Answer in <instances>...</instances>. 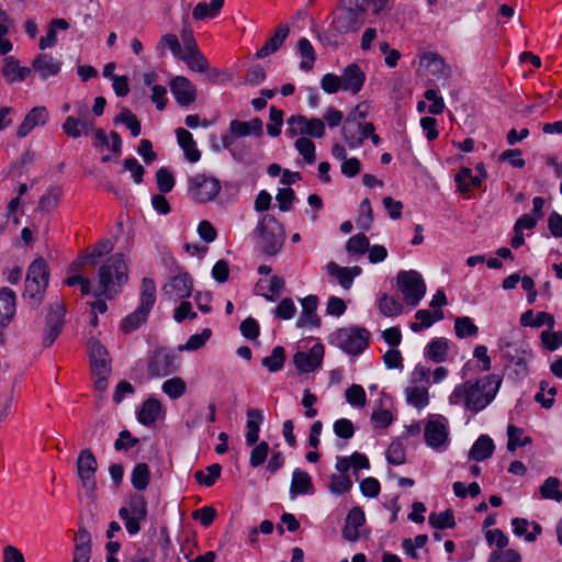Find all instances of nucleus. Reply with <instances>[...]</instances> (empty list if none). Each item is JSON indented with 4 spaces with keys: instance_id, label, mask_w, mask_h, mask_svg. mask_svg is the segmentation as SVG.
<instances>
[{
    "instance_id": "nucleus-10",
    "label": "nucleus",
    "mask_w": 562,
    "mask_h": 562,
    "mask_svg": "<svg viewBox=\"0 0 562 562\" xmlns=\"http://www.w3.org/2000/svg\"><path fill=\"white\" fill-rule=\"evenodd\" d=\"M397 288L404 301L412 306H417L426 293V283L416 270L400 271L396 277Z\"/></svg>"
},
{
    "instance_id": "nucleus-24",
    "label": "nucleus",
    "mask_w": 562,
    "mask_h": 562,
    "mask_svg": "<svg viewBox=\"0 0 562 562\" xmlns=\"http://www.w3.org/2000/svg\"><path fill=\"white\" fill-rule=\"evenodd\" d=\"M289 34H290L289 26L280 25L274 31L273 35L266 41V43L262 45V47L256 52V54H255L256 58H260V59L267 58V57L271 56L272 54L277 53L284 44Z\"/></svg>"
},
{
    "instance_id": "nucleus-3",
    "label": "nucleus",
    "mask_w": 562,
    "mask_h": 562,
    "mask_svg": "<svg viewBox=\"0 0 562 562\" xmlns=\"http://www.w3.org/2000/svg\"><path fill=\"white\" fill-rule=\"evenodd\" d=\"M183 41L188 48L186 54H183L181 44L175 34L162 35L157 48L161 54H164L166 50L171 52L175 57L180 58L186 63L189 70H207V59L198 49L194 40L191 36L187 37L184 35Z\"/></svg>"
},
{
    "instance_id": "nucleus-19",
    "label": "nucleus",
    "mask_w": 562,
    "mask_h": 562,
    "mask_svg": "<svg viewBox=\"0 0 562 562\" xmlns=\"http://www.w3.org/2000/svg\"><path fill=\"white\" fill-rule=\"evenodd\" d=\"M324 358V347L322 344H315L307 352L297 351L293 356V362L296 369L302 373L314 371L321 366Z\"/></svg>"
},
{
    "instance_id": "nucleus-37",
    "label": "nucleus",
    "mask_w": 562,
    "mask_h": 562,
    "mask_svg": "<svg viewBox=\"0 0 562 562\" xmlns=\"http://www.w3.org/2000/svg\"><path fill=\"white\" fill-rule=\"evenodd\" d=\"M112 248L113 247L110 240L104 239L99 241L91 254L86 255V257H83L82 259H78L70 265L69 273L77 272L78 268L81 265H83L85 261L95 265V259L104 255H108L112 250Z\"/></svg>"
},
{
    "instance_id": "nucleus-9",
    "label": "nucleus",
    "mask_w": 562,
    "mask_h": 562,
    "mask_svg": "<svg viewBox=\"0 0 562 562\" xmlns=\"http://www.w3.org/2000/svg\"><path fill=\"white\" fill-rule=\"evenodd\" d=\"M221 191L220 181L205 173H195L188 178V196L196 203L213 201Z\"/></svg>"
},
{
    "instance_id": "nucleus-12",
    "label": "nucleus",
    "mask_w": 562,
    "mask_h": 562,
    "mask_svg": "<svg viewBox=\"0 0 562 562\" xmlns=\"http://www.w3.org/2000/svg\"><path fill=\"white\" fill-rule=\"evenodd\" d=\"M177 370L176 355L165 348L155 349L147 358V371L150 378H164Z\"/></svg>"
},
{
    "instance_id": "nucleus-50",
    "label": "nucleus",
    "mask_w": 562,
    "mask_h": 562,
    "mask_svg": "<svg viewBox=\"0 0 562 562\" xmlns=\"http://www.w3.org/2000/svg\"><path fill=\"white\" fill-rule=\"evenodd\" d=\"M352 487V481L346 474H331L328 490L331 494L341 495L348 493Z\"/></svg>"
},
{
    "instance_id": "nucleus-6",
    "label": "nucleus",
    "mask_w": 562,
    "mask_h": 562,
    "mask_svg": "<svg viewBox=\"0 0 562 562\" xmlns=\"http://www.w3.org/2000/svg\"><path fill=\"white\" fill-rule=\"evenodd\" d=\"M370 333L358 326L342 327L329 336V342L349 356H359L369 345Z\"/></svg>"
},
{
    "instance_id": "nucleus-64",
    "label": "nucleus",
    "mask_w": 562,
    "mask_h": 562,
    "mask_svg": "<svg viewBox=\"0 0 562 562\" xmlns=\"http://www.w3.org/2000/svg\"><path fill=\"white\" fill-rule=\"evenodd\" d=\"M488 562H521V558L514 549L495 550L490 554Z\"/></svg>"
},
{
    "instance_id": "nucleus-34",
    "label": "nucleus",
    "mask_w": 562,
    "mask_h": 562,
    "mask_svg": "<svg viewBox=\"0 0 562 562\" xmlns=\"http://www.w3.org/2000/svg\"><path fill=\"white\" fill-rule=\"evenodd\" d=\"M69 29V23L65 19H53L48 26L46 34L40 38V48L46 49L56 45L57 43V31H66Z\"/></svg>"
},
{
    "instance_id": "nucleus-41",
    "label": "nucleus",
    "mask_w": 562,
    "mask_h": 562,
    "mask_svg": "<svg viewBox=\"0 0 562 562\" xmlns=\"http://www.w3.org/2000/svg\"><path fill=\"white\" fill-rule=\"evenodd\" d=\"M405 394L407 403L417 409H423L429 403L428 391L424 385L408 386Z\"/></svg>"
},
{
    "instance_id": "nucleus-14",
    "label": "nucleus",
    "mask_w": 562,
    "mask_h": 562,
    "mask_svg": "<svg viewBox=\"0 0 562 562\" xmlns=\"http://www.w3.org/2000/svg\"><path fill=\"white\" fill-rule=\"evenodd\" d=\"M374 132L372 123H363L356 116H349L344 126L342 135L350 148H358L363 144V140Z\"/></svg>"
},
{
    "instance_id": "nucleus-17",
    "label": "nucleus",
    "mask_w": 562,
    "mask_h": 562,
    "mask_svg": "<svg viewBox=\"0 0 562 562\" xmlns=\"http://www.w3.org/2000/svg\"><path fill=\"white\" fill-rule=\"evenodd\" d=\"M65 307L60 303L52 304L47 314L43 345L49 347L63 329Z\"/></svg>"
},
{
    "instance_id": "nucleus-56",
    "label": "nucleus",
    "mask_w": 562,
    "mask_h": 562,
    "mask_svg": "<svg viewBox=\"0 0 562 562\" xmlns=\"http://www.w3.org/2000/svg\"><path fill=\"white\" fill-rule=\"evenodd\" d=\"M370 246L369 239L364 234H357L350 237L346 244V250L350 254L363 255Z\"/></svg>"
},
{
    "instance_id": "nucleus-18",
    "label": "nucleus",
    "mask_w": 562,
    "mask_h": 562,
    "mask_svg": "<svg viewBox=\"0 0 562 562\" xmlns=\"http://www.w3.org/2000/svg\"><path fill=\"white\" fill-rule=\"evenodd\" d=\"M193 284L187 272H180L169 279L162 286V293L168 300L177 301L189 297L192 293Z\"/></svg>"
},
{
    "instance_id": "nucleus-1",
    "label": "nucleus",
    "mask_w": 562,
    "mask_h": 562,
    "mask_svg": "<svg viewBox=\"0 0 562 562\" xmlns=\"http://www.w3.org/2000/svg\"><path fill=\"white\" fill-rule=\"evenodd\" d=\"M503 379L488 374L476 381H467L454 387L449 396L452 405L463 404L468 411L479 413L490 405L499 391Z\"/></svg>"
},
{
    "instance_id": "nucleus-47",
    "label": "nucleus",
    "mask_w": 562,
    "mask_h": 562,
    "mask_svg": "<svg viewBox=\"0 0 562 562\" xmlns=\"http://www.w3.org/2000/svg\"><path fill=\"white\" fill-rule=\"evenodd\" d=\"M454 331L458 338L463 339L475 336L479 333V327L471 317L461 316L454 319Z\"/></svg>"
},
{
    "instance_id": "nucleus-36",
    "label": "nucleus",
    "mask_w": 562,
    "mask_h": 562,
    "mask_svg": "<svg viewBox=\"0 0 562 562\" xmlns=\"http://www.w3.org/2000/svg\"><path fill=\"white\" fill-rule=\"evenodd\" d=\"M313 490L312 479L306 471L295 469L292 474L290 494L295 497L299 494H307Z\"/></svg>"
},
{
    "instance_id": "nucleus-33",
    "label": "nucleus",
    "mask_w": 562,
    "mask_h": 562,
    "mask_svg": "<svg viewBox=\"0 0 562 562\" xmlns=\"http://www.w3.org/2000/svg\"><path fill=\"white\" fill-rule=\"evenodd\" d=\"M449 349V340L439 337L432 339L425 348V357L431 360L432 362L440 363L447 359Z\"/></svg>"
},
{
    "instance_id": "nucleus-5",
    "label": "nucleus",
    "mask_w": 562,
    "mask_h": 562,
    "mask_svg": "<svg viewBox=\"0 0 562 562\" xmlns=\"http://www.w3.org/2000/svg\"><path fill=\"white\" fill-rule=\"evenodd\" d=\"M156 302V284L154 280L144 278L140 285L139 305L128 314L121 323L124 333H132L140 327L146 321Z\"/></svg>"
},
{
    "instance_id": "nucleus-16",
    "label": "nucleus",
    "mask_w": 562,
    "mask_h": 562,
    "mask_svg": "<svg viewBox=\"0 0 562 562\" xmlns=\"http://www.w3.org/2000/svg\"><path fill=\"white\" fill-rule=\"evenodd\" d=\"M97 460L89 449L80 451L77 459V472L81 481V485L87 491H94L97 486L95 471Z\"/></svg>"
},
{
    "instance_id": "nucleus-20",
    "label": "nucleus",
    "mask_w": 562,
    "mask_h": 562,
    "mask_svg": "<svg viewBox=\"0 0 562 562\" xmlns=\"http://www.w3.org/2000/svg\"><path fill=\"white\" fill-rule=\"evenodd\" d=\"M170 90L176 101L182 106H187L194 102L196 97L195 87L188 78L182 76H177L171 80Z\"/></svg>"
},
{
    "instance_id": "nucleus-62",
    "label": "nucleus",
    "mask_w": 562,
    "mask_h": 562,
    "mask_svg": "<svg viewBox=\"0 0 562 562\" xmlns=\"http://www.w3.org/2000/svg\"><path fill=\"white\" fill-rule=\"evenodd\" d=\"M268 453H269L268 442L260 441L252 448V450L250 452L249 464L252 468L260 467L266 461Z\"/></svg>"
},
{
    "instance_id": "nucleus-31",
    "label": "nucleus",
    "mask_w": 562,
    "mask_h": 562,
    "mask_svg": "<svg viewBox=\"0 0 562 562\" xmlns=\"http://www.w3.org/2000/svg\"><path fill=\"white\" fill-rule=\"evenodd\" d=\"M25 280L38 282L42 285L48 286L49 269L45 259L41 257L32 261L29 266Z\"/></svg>"
},
{
    "instance_id": "nucleus-4",
    "label": "nucleus",
    "mask_w": 562,
    "mask_h": 562,
    "mask_svg": "<svg viewBox=\"0 0 562 562\" xmlns=\"http://www.w3.org/2000/svg\"><path fill=\"white\" fill-rule=\"evenodd\" d=\"M501 357L508 367H514L519 376L528 374V362L532 358V350L526 340L509 341L506 337L497 340Z\"/></svg>"
},
{
    "instance_id": "nucleus-60",
    "label": "nucleus",
    "mask_w": 562,
    "mask_h": 562,
    "mask_svg": "<svg viewBox=\"0 0 562 562\" xmlns=\"http://www.w3.org/2000/svg\"><path fill=\"white\" fill-rule=\"evenodd\" d=\"M114 122H121L125 124L131 131L133 137H137L140 134V123L136 116L127 109L121 111L120 114L115 117Z\"/></svg>"
},
{
    "instance_id": "nucleus-55",
    "label": "nucleus",
    "mask_w": 562,
    "mask_h": 562,
    "mask_svg": "<svg viewBox=\"0 0 562 562\" xmlns=\"http://www.w3.org/2000/svg\"><path fill=\"white\" fill-rule=\"evenodd\" d=\"M419 68L427 70H443L446 64L442 57L432 52L424 53L419 58Z\"/></svg>"
},
{
    "instance_id": "nucleus-26",
    "label": "nucleus",
    "mask_w": 562,
    "mask_h": 562,
    "mask_svg": "<svg viewBox=\"0 0 562 562\" xmlns=\"http://www.w3.org/2000/svg\"><path fill=\"white\" fill-rule=\"evenodd\" d=\"M15 315V293L9 288L0 289V328H4Z\"/></svg>"
},
{
    "instance_id": "nucleus-52",
    "label": "nucleus",
    "mask_w": 562,
    "mask_h": 562,
    "mask_svg": "<svg viewBox=\"0 0 562 562\" xmlns=\"http://www.w3.org/2000/svg\"><path fill=\"white\" fill-rule=\"evenodd\" d=\"M222 467L218 463H214L209 465L204 471H196L194 473V477L198 481V483L205 485V486H212L216 480L221 476Z\"/></svg>"
},
{
    "instance_id": "nucleus-32",
    "label": "nucleus",
    "mask_w": 562,
    "mask_h": 562,
    "mask_svg": "<svg viewBox=\"0 0 562 562\" xmlns=\"http://www.w3.org/2000/svg\"><path fill=\"white\" fill-rule=\"evenodd\" d=\"M161 413V403L156 398H148L142 405V408L137 413V420L142 425L154 424Z\"/></svg>"
},
{
    "instance_id": "nucleus-49",
    "label": "nucleus",
    "mask_w": 562,
    "mask_h": 562,
    "mask_svg": "<svg viewBox=\"0 0 562 562\" xmlns=\"http://www.w3.org/2000/svg\"><path fill=\"white\" fill-rule=\"evenodd\" d=\"M284 361H285L284 348L281 346H277L272 349V352L270 356L265 357L261 360V363L270 372H278L283 368Z\"/></svg>"
},
{
    "instance_id": "nucleus-23",
    "label": "nucleus",
    "mask_w": 562,
    "mask_h": 562,
    "mask_svg": "<svg viewBox=\"0 0 562 562\" xmlns=\"http://www.w3.org/2000/svg\"><path fill=\"white\" fill-rule=\"evenodd\" d=\"M47 120H48V112H47L46 108L45 106H35L25 115L23 122L20 124V126L18 128L16 135L19 137H25L36 126L45 125Z\"/></svg>"
},
{
    "instance_id": "nucleus-58",
    "label": "nucleus",
    "mask_w": 562,
    "mask_h": 562,
    "mask_svg": "<svg viewBox=\"0 0 562 562\" xmlns=\"http://www.w3.org/2000/svg\"><path fill=\"white\" fill-rule=\"evenodd\" d=\"M212 331L210 328H204L200 334H194L189 337L186 345L180 346L179 350L194 351L200 349L211 337Z\"/></svg>"
},
{
    "instance_id": "nucleus-61",
    "label": "nucleus",
    "mask_w": 562,
    "mask_h": 562,
    "mask_svg": "<svg viewBox=\"0 0 562 562\" xmlns=\"http://www.w3.org/2000/svg\"><path fill=\"white\" fill-rule=\"evenodd\" d=\"M156 180L158 190L166 194L170 192L175 187V178L172 173L167 168H160L156 172Z\"/></svg>"
},
{
    "instance_id": "nucleus-48",
    "label": "nucleus",
    "mask_w": 562,
    "mask_h": 562,
    "mask_svg": "<svg viewBox=\"0 0 562 562\" xmlns=\"http://www.w3.org/2000/svg\"><path fill=\"white\" fill-rule=\"evenodd\" d=\"M326 271L330 277L336 278L344 289L349 290L351 288L352 280L348 267H340L336 262L330 261L326 265Z\"/></svg>"
},
{
    "instance_id": "nucleus-44",
    "label": "nucleus",
    "mask_w": 562,
    "mask_h": 562,
    "mask_svg": "<svg viewBox=\"0 0 562 562\" xmlns=\"http://www.w3.org/2000/svg\"><path fill=\"white\" fill-rule=\"evenodd\" d=\"M161 390L171 400H178L184 395L187 391V383L182 378L173 376L162 383Z\"/></svg>"
},
{
    "instance_id": "nucleus-63",
    "label": "nucleus",
    "mask_w": 562,
    "mask_h": 562,
    "mask_svg": "<svg viewBox=\"0 0 562 562\" xmlns=\"http://www.w3.org/2000/svg\"><path fill=\"white\" fill-rule=\"evenodd\" d=\"M333 429L336 436L346 440L352 438L355 435V426L348 418L337 419L333 425Z\"/></svg>"
},
{
    "instance_id": "nucleus-57",
    "label": "nucleus",
    "mask_w": 562,
    "mask_h": 562,
    "mask_svg": "<svg viewBox=\"0 0 562 562\" xmlns=\"http://www.w3.org/2000/svg\"><path fill=\"white\" fill-rule=\"evenodd\" d=\"M131 516L135 518L146 519L147 517V503L140 495H133L130 497L128 506L125 507Z\"/></svg>"
},
{
    "instance_id": "nucleus-11",
    "label": "nucleus",
    "mask_w": 562,
    "mask_h": 562,
    "mask_svg": "<svg viewBox=\"0 0 562 562\" xmlns=\"http://www.w3.org/2000/svg\"><path fill=\"white\" fill-rule=\"evenodd\" d=\"M366 80L363 72H342L341 76H336L327 72L322 78V88L327 93H335L338 90L350 91L357 93L361 90Z\"/></svg>"
},
{
    "instance_id": "nucleus-38",
    "label": "nucleus",
    "mask_w": 562,
    "mask_h": 562,
    "mask_svg": "<svg viewBox=\"0 0 562 562\" xmlns=\"http://www.w3.org/2000/svg\"><path fill=\"white\" fill-rule=\"evenodd\" d=\"M296 53L301 58L300 68L304 70L312 69L315 61V50L307 38L303 37L299 40L296 44Z\"/></svg>"
},
{
    "instance_id": "nucleus-51",
    "label": "nucleus",
    "mask_w": 562,
    "mask_h": 562,
    "mask_svg": "<svg viewBox=\"0 0 562 562\" xmlns=\"http://www.w3.org/2000/svg\"><path fill=\"white\" fill-rule=\"evenodd\" d=\"M428 522L436 529L452 528L456 525L452 510L447 509L440 513H431Z\"/></svg>"
},
{
    "instance_id": "nucleus-28",
    "label": "nucleus",
    "mask_w": 562,
    "mask_h": 562,
    "mask_svg": "<svg viewBox=\"0 0 562 562\" xmlns=\"http://www.w3.org/2000/svg\"><path fill=\"white\" fill-rule=\"evenodd\" d=\"M494 449L495 445L492 438L487 435H481L470 449L469 459L477 462L484 461L493 454Z\"/></svg>"
},
{
    "instance_id": "nucleus-2",
    "label": "nucleus",
    "mask_w": 562,
    "mask_h": 562,
    "mask_svg": "<svg viewBox=\"0 0 562 562\" xmlns=\"http://www.w3.org/2000/svg\"><path fill=\"white\" fill-rule=\"evenodd\" d=\"M127 282V263L124 255L114 254L109 257L98 271V283L93 290L95 297L113 299Z\"/></svg>"
},
{
    "instance_id": "nucleus-35",
    "label": "nucleus",
    "mask_w": 562,
    "mask_h": 562,
    "mask_svg": "<svg viewBox=\"0 0 562 562\" xmlns=\"http://www.w3.org/2000/svg\"><path fill=\"white\" fill-rule=\"evenodd\" d=\"M520 324L525 327L540 328L547 325L549 328L554 326V318L551 314L539 312L533 314L532 310H528L520 316Z\"/></svg>"
},
{
    "instance_id": "nucleus-15",
    "label": "nucleus",
    "mask_w": 562,
    "mask_h": 562,
    "mask_svg": "<svg viewBox=\"0 0 562 562\" xmlns=\"http://www.w3.org/2000/svg\"><path fill=\"white\" fill-rule=\"evenodd\" d=\"M348 7L337 18L338 29L345 32L358 29L364 21L367 0H347Z\"/></svg>"
},
{
    "instance_id": "nucleus-29",
    "label": "nucleus",
    "mask_w": 562,
    "mask_h": 562,
    "mask_svg": "<svg viewBox=\"0 0 562 562\" xmlns=\"http://www.w3.org/2000/svg\"><path fill=\"white\" fill-rule=\"evenodd\" d=\"M263 422V414L260 409L247 411V425L245 440L247 446H254L259 438L260 426Z\"/></svg>"
},
{
    "instance_id": "nucleus-27",
    "label": "nucleus",
    "mask_w": 562,
    "mask_h": 562,
    "mask_svg": "<svg viewBox=\"0 0 562 562\" xmlns=\"http://www.w3.org/2000/svg\"><path fill=\"white\" fill-rule=\"evenodd\" d=\"M176 136L186 158L190 162H198L201 158V153L196 147V143L193 139L192 134L183 127H178L176 130Z\"/></svg>"
},
{
    "instance_id": "nucleus-43",
    "label": "nucleus",
    "mask_w": 562,
    "mask_h": 562,
    "mask_svg": "<svg viewBox=\"0 0 562 562\" xmlns=\"http://www.w3.org/2000/svg\"><path fill=\"white\" fill-rule=\"evenodd\" d=\"M454 181L461 192H469L471 188H479L482 183L481 177L473 176L472 170L469 168H462L456 175Z\"/></svg>"
},
{
    "instance_id": "nucleus-40",
    "label": "nucleus",
    "mask_w": 562,
    "mask_h": 562,
    "mask_svg": "<svg viewBox=\"0 0 562 562\" xmlns=\"http://www.w3.org/2000/svg\"><path fill=\"white\" fill-rule=\"evenodd\" d=\"M415 317L419 323L411 324V329L415 333L432 326L434 323L439 322L443 318V312L438 310L434 314L428 310H419L416 312Z\"/></svg>"
},
{
    "instance_id": "nucleus-13",
    "label": "nucleus",
    "mask_w": 562,
    "mask_h": 562,
    "mask_svg": "<svg viewBox=\"0 0 562 562\" xmlns=\"http://www.w3.org/2000/svg\"><path fill=\"white\" fill-rule=\"evenodd\" d=\"M426 443L438 452H442L449 445L448 420L442 415H432L425 427Z\"/></svg>"
},
{
    "instance_id": "nucleus-59",
    "label": "nucleus",
    "mask_w": 562,
    "mask_h": 562,
    "mask_svg": "<svg viewBox=\"0 0 562 562\" xmlns=\"http://www.w3.org/2000/svg\"><path fill=\"white\" fill-rule=\"evenodd\" d=\"M346 401L351 406L363 407L367 403L364 389L359 384H352L345 392Z\"/></svg>"
},
{
    "instance_id": "nucleus-45",
    "label": "nucleus",
    "mask_w": 562,
    "mask_h": 562,
    "mask_svg": "<svg viewBox=\"0 0 562 562\" xmlns=\"http://www.w3.org/2000/svg\"><path fill=\"white\" fill-rule=\"evenodd\" d=\"M150 479V471L146 463H138L134 467L131 475V483L137 491H144Z\"/></svg>"
},
{
    "instance_id": "nucleus-30",
    "label": "nucleus",
    "mask_w": 562,
    "mask_h": 562,
    "mask_svg": "<svg viewBox=\"0 0 562 562\" xmlns=\"http://www.w3.org/2000/svg\"><path fill=\"white\" fill-rule=\"evenodd\" d=\"M225 0H211L210 3L199 2L192 10V16L196 21L215 19L223 9Z\"/></svg>"
},
{
    "instance_id": "nucleus-21",
    "label": "nucleus",
    "mask_w": 562,
    "mask_h": 562,
    "mask_svg": "<svg viewBox=\"0 0 562 562\" xmlns=\"http://www.w3.org/2000/svg\"><path fill=\"white\" fill-rule=\"evenodd\" d=\"M95 120H86L69 115L61 125L63 132L71 138H79L90 134L94 130Z\"/></svg>"
},
{
    "instance_id": "nucleus-39",
    "label": "nucleus",
    "mask_w": 562,
    "mask_h": 562,
    "mask_svg": "<svg viewBox=\"0 0 562 562\" xmlns=\"http://www.w3.org/2000/svg\"><path fill=\"white\" fill-rule=\"evenodd\" d=\"M47 286L40 284L38 282L25 280V288L23 292V299L32 307H38L44 299Z\"/></svg>"
},
{
    "instance_id": "nucleus-54",
    "label": "nucleus",
    "mask_w": 562,
    "mask_h": 562,
    "mask_svg": "<svg viewBox=\"0 0 562 562\" xmlns=\"http://www.w3.org/2000/svg\"><path fill=\"white\" fill-rule=\"evenodd\" d=\"M295 148L303 156L306 164L311 165L315 161V145L307 137H300L295 140Z\"/></svg>"
},
{
    "instance_id": "nucleus-42",
    "label": "nucleus",
    "mask_w": 562,
    "mask_h": 562,
    "mask_svg": "<svg viewBox=\"0 0 562 562\" xmlns=\"http://www.w3.org/2000/svg\"><path fill=\"white\" fill-rule=\"evenodd\" d=\"M561 481L555 476H549L544 480L539 487L541 497L544 499H552L558 503L562 502Z\"/></svg>"
},
{
    "instance_id": "nucleus-53",
    "label": "nucleus",
    "mask_w": 562,
    "mask_h": 562,
    "mask_svg": "<svg viewBox=\"0 0 562 562\" xmlns=\"http://www.w3.org/2000/svg\"><path fill=\"white\" fill-rule=\"evenodd\" d=\"M380 312L387 317L397 316L403 311V305L392 296L382 295L379 300Z\"/></svg>"
},
{
    "instance_id": "nucleus-8",
    "label": "nucleus",
    "mask_w": 562,
    "mask_h": 562,
    "mask_svg": "<svg viewBox=\"0 0 562 562\" xmlns=\"http://www.w3.org/2000/svg\"><path fill=\"white\" fill-rule=\"evenodd\" d=\"M257 232L265 254L274 256L280 251L284 243V231L273 215L266 214L258 224Z\"/></svg>"
},
{
    "instance_id": "nucleus-22",
    "label": "nucleus",
    "mask_w": 562,
    "mask_h": 562,
    "mask_svg": "<svg viewBox=\"0 0 562 562\" xmlns=\"http://www.w3.org/2000/svg\"><path fill=\"white\" fill-rule=\"evenodd\" d=\"M317 304L318 297L316 295H307L301 299L302 313L296 321L297 327H318L321 325V319L316 314Z\"/></svg>"
},
{
    "instance_id": "nucleus-46",
    "label": "nucleus",
    "mask_w": 562,
    "mask_h": 562,
    "mask_svg": "<svg viewBox=\"0 0 562 562\" xmlns=\"http://www.w3.org/2000/svg\"><path fill=\"white\" fill-rule=\"evenodd\" d=\"M524 430L521 428H518L514 425H509L507 427V449L509 451H515L518 447H525L529 443H531V437L529 436H522Z\"/></svg>"
},
{
    "instance_id": "nucleus-7",
    "label": "nucleus",
    "mask_w": 562,
    "mask_h": 562,
    "mask_svg": "<svg viewBox=\"0 0 562 562\" xmlns=\"http://www.w3.org/2000/svg\"><path fill=\"white\" fill-rule=\"evenodd\" d=\"M88 350L94 387L97 391L103 392L108 387V378L111 373L109 352L104 346L93 338L88 341Z\"/></svg>"
},
{
    "instance_id": "nucleus-25",
    "label": "nucleus",
    "mask_w": 562,
    "mask_h": 562,
    "mask_svg": "<svg viewBox=\"0 0 562 562\" xmlns=\"http://www.w3.org/2000/svg\"><path fill=\"white\" fill-rule=\"evenodd\" d=\"M364 521L366 517L361 508L353 507L350 509L342 528V537L351 542L357 541L359 539V528L363 526Z\"/></svg>"
}]
</instances>
